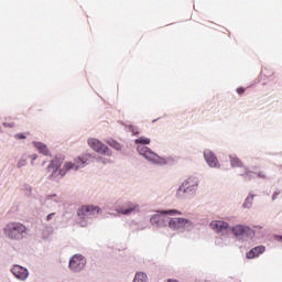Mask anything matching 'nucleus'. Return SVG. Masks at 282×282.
<instances>
[{"label":"nucleus","instance_id":"nucleus-1","mask_svg":"<svg viewBox=\"0 0 282 282\" xmlns=\"http://www.w3.org/2000/svg\"><path fill=\"white\" fill-rule=\"evenodd\" d=\"M210 228L214 232H217L218 238L215 243L219 248H226L230 246V232L234 235L236 241L240 243H248V241L254 238V230L250 226L238 224L230 227V224L224 220H214L210 223Z\"/></svg>","mask_w":282,"mask_h":282},{"label":"nucleus","instance_id":"nucleus-2","mask_svg":"<svg viewBox=\"0 0 282 282\" xmlns=\"http://www.w3.org/2000/svg\"><path fill=\"white\" fill-rule=\"evenodd\" d=\"M182 212L177 209H163L159 210L150 217L151 226L156 228H169L176 235H184L195 229V221L180 217Z\"/></svg>","mask_w":282,"mask_h":282},{"label":"nucleus","instance_id":"nucleus-3","mask_svg":"<svg viewBox=\"0 0 282 282\" xmlns=\"http://www.w3.org/2000/svg\"><path fill=\"white\" fill-rule=\"evenodd\" d=\"M91 160V154H83L75 158L73 161H63L61 159H53L47 165L48 180L53 182H58L63 180L70 171L76 173L80 169H85Z\"/></svg>","mask_w":282,"mask_h":282},{"label":"nucleus","instance_id":"nucleus-4","mask_svg":"<svg viewBox=\"0 0 282 282\" xmlns=\"http://www.w3.org/2000/svg\"><path fill=\"white\" fill-rule=\"evenodd\" d=\"M134 143L139 144L137 147V151H138L139 155H142V158H144V160H147L151 164H155L156 166H164V165L169 164L166 159L158 155V153L153 152V150H151L149 147H147V144H151L150 138L140 137L134 140Z\"/></svg>","mask_w":282,"mask_h":282},{"label":"nucleus","instance_id":"nucleus-5","mask_svg":"<svg viewBox=\"0 0 282 282\" xmlns=\"http://www.w3.org/2000/svg\"><path fill=\"white\" fill-rule=\"evenodd\" d=\"M2 230L9 241H23L29 235L28 227L19 221L8 223Z\"/></svg>","mask_w":282,"mask_h":282},{"label":"nucleus","instance_id":"nucleus-6","mask_svg":"<svg viewBox=\"0 0 282 282\" xmlns=\"http://www.w3.org/2000/svg\"><path fill=\"white\" fill-rule=\"evenodd\" d=\"M199 189V177L188 176L176 189L177 199H186V197H195L197 191Z\"/></svg>","mask_w":282,"mask_h":282},{"label":"nucleus","instance_id":"nucleus-7","mask_svg":"<svg viewBox=\"0 0 282 282\" xmlns=\"http://www.w3.org/2000/svg\"><path fill=\"white\" fill-rule=\"evenodd\" d=\"M229 162H230L231 169H239L238 175H240V177H243V180H248V181L254 180V175H256L254 171L243 165V161H241L239 156H237L236 154L229 155Z\"/></svg>","mask_w":282,"mask_h":282},{"label":"nucleus","instance_id":"nucleus-8","mask_svg":"<svg viewBox=\"0 0 282 282\" xmlns=\"http://www.w3.org/2000/svg\"><path fill=\"white\" fill-rule=\"evenodd\" d=\"M87 268V259L80 253H76L69 258L68 269L70 272L78 274Z\"/></svg>","mask_w":282,"mask_h":282},{"label":"nucleus","instance_id":"nucleus-9","mask_svg":"<svg viewBox=\"0 0 282 282\" xmlns=\"http://www.w3.org/2000/svg\"><path fill=\"white\" fill-rule=\"evenodd\" d=\"M88 145L90 149H93V151L99 153V155H107V158H111L113 154L111 149H109V147H107L105 143H102V141L98 139H88Z\"/></svg>","mask_w":282,"mask_h":282},{"label":"nucleus","instance_id":"nucleus-10","mask_svg":"<svg viewBox=\"0 0 282 282\" xmlns=\"http://www.w3.org/2000/svg\"><path fill=\"white\" fill-rule=\"evenodd\" d=\"M203 158L207 166H209V169H221V163H219V159H217V154H215L213 150L210 149L204 150Z\"/></svg>","mask_w":282,"mask_h":282},{"label":"nucleus","instance_id":"nucleus-11","mask_svg":"<svg viewBox=\"0 0 282 282\" xmlns=\"http://www.w3.org/2000/svg\"><path fill=\"white\" fill-rule=\"evenodd\" d=\"M10 272L18 281L25 282L30 279V270L21 264H13Z\"/></svg>","mask_w":282,"mask_h":282},{"label":"nucleus","instance_id":"nucleus-12","mask_svg":"<svg viewBox=\"0 0 282 282\" xmlns=\"http://www.w3.org/2000/svg\"><path fill=\"white\" fill-rule=\"evenodd\" d=\"M63 203V198L58 196V194H48L44 199L45 208H50V210H56V208H61V204Z\"/></svg>","mask_w":282,"mask_h":282},{"label":"nucleus","instance_id":"nucleus-13","mask_svg":"<svg viewBox=\"0 0 282 282\" xmlns=\"http://www.w3.org/2000/svg\"><path fill=\"white\" fill-rule=\"evenodd\" d=\"M89 208L87 206H83L82 208L78 209L77 215L79 217V225L82 228L87 227V224H89Z\"/></svg>","mask_w":282,"mask_h":282},{"label":"nucleus","instance_id":"nucleus-14","mask_svg":"<svg viewBox=\"0 0 282 282\" xmlns=\"http://www.w3.org/2000/svg\"><path fill=\"white\" fill-rule=\"evenodd\" d=\"M265 252V246H258L252 248L246 253L247 259H257L258 257H261Z\"/></svg>","mask_w":282,"mask_h":282},{"label":"nucleus","instance_id":"nucleus-15","mask_svg":"<svg viewBox=\"0 0 282 282\" xmlns=\"http://www.w3.org/2000/svg\"><path fill=\"white\" fill-rule=\"evenodd\" d=\"M33 147L39 151V153H42V155H50V149H47V145L40 141H33Z\"/></svg>","mask_w":282,"mask_h":282},{"label":"nucleus","instance_id":"nucleus-16","mask_svg":"<svg viewBox=\"0 0 282 282\" xmlns=\"http://www.w3.org/2000/svg\"><path fill=\"white\" fill-rule=\"evenodd\" d=\"M254 197H256V195L252 194V193H249V194L247 195V197L245 198V202H243V204H242V208H243L245 210H250V208H252V206H253V204H254Z\"/></svg>","mask_w":282,"mask_h":282},{"label":"nucleus","instance_id":"nucleus-17","mask_svg":"<svg viewBox=\"0 0 282 282\" xmlns=\"http://www.w3.org/2000/svg\"><path fill=\"white\" fill-rule=\"evenodd\" d=\"M86 208H88L89 221H90V219H94V217H98V215L100 214V207H98V206L88 205V206H86Z\"/></svg>","mask_w":282,"mask_h":282},{"label":"nucleus","instance_id":"nucleus-18","mask_svg":"<svg viewBox=\"0 0 282 282\" xmlns=\"http://www.w3.org/2000/svg\"><path fill=\"white\" fill-rule=\"evenodd\" d=\"M132 282H149V275L144 271H138Z\"/></svg>","mask_w":282,"mask_h":282},{"label":"nucleus","instance_id":"nucleus-19","mask_svg":"<svg viewBox=\"0 0 282 282\" xmlns=\"http://www.w3.org/2000/svg\"><path fill=\"white\" fill-rule=\"evenodd\" d=\"M135 208H138V205L129 204L128 207H121L119 213H121V215H131V213H134Z\"/></svg>","mask_w":282,"mask_h":282},{"label":"nucleus","instance_id":"nucleus-20","mask_svg":"<svg viewBox=\"0 0 282 282\" xmlns=\"http://www.w3.org/2000/svg\"><path fill=\"white\" fill-rule=\"evenodd\" d=\"M23 166H28V154L22 155L18 161L17 167L23 169Z\"/></svg>","mask_w":282,"mask_h":282},{"label":"nucleus","instance_id":"nucleus-21","mask_svg":"<svg viewBox=\"0 0 282 282\" xmlns=\"http://www.w3.org/2000/svg\"><path fill=\"white\" fill-rule=\"evenodd\" d=\"M126 129H128V131H130V133H132V135L140 134V131H138V128H135V126H133V124L126 126Z\"/></svg>","mask_w":282,"mask_h":282},{"label":"nucleus","instance_id":"nucleus-22","mask_svg":"<svg viewBox=\"0 0 282 282\" xmlns=\"http://www.w3.org/2000/svg\"><path fill=\"white\" fill-rule=\"evenodd\" d=\"M30 135V132H19L14 134L15 140H25Z\"/></svg>","mask_w":282,"mask_h":282},{"label":"nucleus","instance_id":"nucleus-23","mask_svg":"<svg viewBox=\"0 0 282 282\" xmlns=\"http://www.w3.org/2000/svg\"><path fill=\"white\" fill-rule=\"evenodd\" d=\"M22 191L24 193V195H26L28 197H30V195H32V186L24 184L22 186Z\"/></svg>","mask_w":282,"mask_h":282},{"label":"nucleus","instance_id":"nucleus-24","mask_svg":"<svg viewBox=\"0 0 282 282\" xmlns=\"http://www.w3.org/2000/svg\"><path fill=\"white\" fill-rule=\"evenodd\" d=\"M108 144H109V147H112L117 151H120V143H118L117 141H113V140L109 141Z\"/></svg>","mask_w":282,"mask_h":282},{"label":"nucleus","instance_id":"nucleus-25","mask_svg":"<svg viewBox=\"0 0 282 282\" xmlns=\"http://www.w3.org/2000/svg\"><path fill=\"white\" fill-rule=\"evenodd\" d=\"M253 173L256 174L254 177H253V180H254L256 177H259L260 180H265V177H267L264 172H254V171H253Z\"/></svg>","mask_w":282,"mask_h":282},{"label":"nucleus","instance_id":"nucleus-26","mask_svg":"<svg viewBox=\"0 0 282 282\" xmlns=\"http://www.w3.org/2000/svg\"><path fill=\"white\" fill-rule=\"evenodd\" d=\"M279 195H281V191L273 192L271 196L272 202H276L279 199Z\"/></svg>","mask_w":282,"mask_h":282},{"label":"nucleus","instance_id":"nucleus-27","mask_svg":"<svg viewBox=\"0 0 282 282\" xmlns=\"http://www.w3.org/2000/svg\"><path fill=\"white\" fill-rule=\"evenodd\" d=\"M31 159V166H34V161L39 159V154H30L28 155V159Z\"/></svg>","mask_w":282,"mask_h":282},{"label":"nucleus","instance_id":"nucleus-28","mask_svg":"<svg viewBox=\"0 0 282 282\" xmlns=\"http://www.w3.org/2000/svg\"><path fill=\"white\" fill-rule=\"evenodd\" d=\"M56 213H51L46 216V221H52V219H55Z\"/></svg>","mask_w":282,"mask_h":282},{"label":"nucleus","instance_id":"nucleus-29","mask_svg":"<svg viewBox=\"0 0 282 282\" xmlns=\"http://www.w3.org/2000/svg\"><path fill=\"white\" fill-rule=\"evenodd\" d=\"M2 126L12 129L14 128V122H3Z\"/></svg>","mask_w":282,"mask_h":282},{"label":"nucleus","instance_id":"nucleus-30","mask_svg":"<svg viewBox=\"0 0 282 282\" xmlns=\"http://www.w3.org/2000/svg\"><path fill=\"white\" fill-rule=\"evenodd\" d=\"M245 91H246L245 88H238V89H237V94H239L240 96H241V94H243Z\"/></svg>","mask_w":282,"mask_h":282},{"label":"nucleus","instance_id":"nucleus-31","mask_svg":"<svg viewBox=\"0 0 282 282\" xmlns=\"http://www.w3.org/2000/svg\"><path fill=\"white\" fill-rule=\"evenodd\" d=\"M275 240L279 241V243H282V236H275Z\"/></svg>","mask_w":282,"mask_h":282},{"label":"nucleus","instance_id":"nucleus-32","mask_svg":"<svg viewBox=\"0 0 282 282\" xmlns=\"http://www.w3.org/2000/svg\"><path fill=\"white\" fill-rule=\"evenodd\" d=\"M98 160H100V162H102V164H107V160L102 159V158H98Z\"/></svg>","mask_w":282,"mask_h":282},{"label":"nucleus","instance_id":"nucleus-33","mask_svg":"<svg viewBox=\"0 0 282 282\" xmlns=\"http://www.w3.org/2000/svg\"><path fill=\"white\" fill-rule=\"evenodd\" d=\"M147 227H142L140 230H144Z\"/></svg>","mask_w":282,"mask_h":282}]
</instances>
